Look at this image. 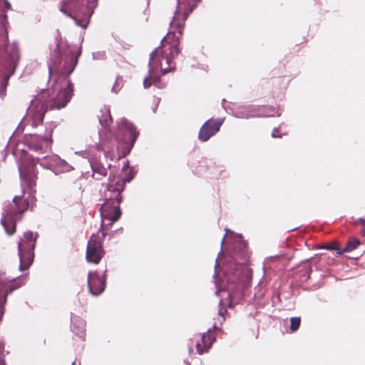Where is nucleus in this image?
I'll list each match as a JSON object with an SVG mask.
<instances>
[{
    "label": "nucleus",
    "mask_w": 365,
    "mask_h": 365,
    "mask_svg": "<svg viewBox=\"0 0 365 365\" xmlns=\"http://www.w3.org/2000/svg\"><path fill=\"white\" fill-rule=\"evenodd\" d=\"M48 61L51 88L36 96L28 108L24 121L37 127L48 109L65 107L72 98L73 89L69 76L76 66L81 54V47L69 44L56 31L53 43L49 46Z\"/></svg>",
    "instance_id": "nucleus-1"
},
{
    "label": "nucleus",
    "mask_w": 365,
    "mask_h": 365,
    "mask_svg": "<svg viewBox=\"0 0 365 365\" xmlns=\"http://www.w3.org/2000/svg\"><path fill=\"white\" fill-rule=\"evenodd\" d=\"M53 157L58 156L51 154L42 157H25L19 164V171L21 180V195L14 196L12 202L4 206L1 220V223L9 235L15 232L16 222L20 220L21 213L30 207H32L35 203L36 190L34 187L37 178L35 170L36 164L38 163L43 168L54 170L58 161H54Z\"/></svg>",
    "instance_id": "nucleus-2"
},
{
    "label": "nucleus",
    "mask_w": 365,
    "mask_h": 365,
    "mask_svg": "<svg viewBox=\"0 0 365 365\" xmlns=\"http://www.w3.org/2000/svg\"><path fill=\"white\" fill-rule=\"evenodd\" d=\"M125 182V181L120 178L115 179L110 176L108 183L101 191V200L103 201L100 208L102 224L98 232L92 235L87 244L86 258L89 263L98 264L104 255L102 243L106 233L101 229L106 220L108 221V225H111L120 217V194L124 189Z\"/></svg>",
    "instance_id": "nucleus-3"
},
{
    "label": "nucleus",
    "mask_w": 365,
    "mask_h": 365,
    "mask_svg": "<svg viewBox=\"0 0 365 365\" xmlns=\"http://www.w3.org/2000/svg\"><path fill=\"white\" fill-rule=\"evenodd\" d=\"M182 34V24L178 21L177 29H171L161 40V46L157 47L150 55L148 73L143 80L145 88L154 85L158 88L165 87L166 83L160 80V74H166L175 68L173 57L179 53V39Z\"/></svg>",
    "instance_id": "nucleus-4"
},
{
    "label": "nucleus",
    "mask_w": 365,
    "mask_h": 365,
    "mask_svg": "<svg viewBox=\"0 0 365 365\" xmlns=\"http://www.w3.org/2000/svg\"><path fill=\"white\" fill-rule=\"evenodd\" d=\"M236 238V245L234 250L242 262L239 264H233L225 269V279L227 281V289L229 292H234L236 289L241 288L250 279L251 272L246 264H244L247 259V244L242 240L241 235H235Z\"/></svg>",
    "instance_id": "nucleus-5"
},
{
    "label": "nucleus",
    "mask_w": 365,
    "mask_h": 365,
    "mask_svg": "<svg viewBox=\"0 0 365 365\" xmlns=\"http://www.w3.org/2000/svg\"><path fill=\"white\" fill-rule=\"evenodd\" d=\"M98 0H61L59 10L73 19L78 26L86 29L97 6Z\"/></svg>",
    "instance_id": "nucleus-6"
},
{
    "label": "nucleus",
    "mask_w": 365,
    "mask_h": 365,
    "mask_svg": "<svg viewBox=\"0 0 365 365\" xmlns=\"http://www.w3.org/2000/svg\"><path fill=\"white\" fill-rule=\"evenodd\" d=\"M55 128L53 123H49L46 125L43 133L38 132L25 135L24 142L27 147L40 155L51 151L53 143L52 133Z\"/></svg>",
    "instance_id": "nucleus-7"
},
{
    "label": "nucleus",
    "mask_w": 365,
    "mask_h": 365,
    "mask_svg": "<svg viewBox=\"0 0 365 365\" xmlns=\"http://www.w3.org/2000/svg\"><path fill=\"white\" fill-rule=\"evenodd\" d=\"M37 233L26 231L18 242V256L19 260V269L26 271L29 269L34 262V249L36 246Z\"/></svg>",
    "instance_id": "nucleus-8"
},
{
    "label": "nucleus",
    "mask_w": 365,
    "mask_h": 365,
    "mask_svg": "<svg viewBox=\"0 0 365 365\" xmlns=\"http://www.w3.org/2000/svg\"><path fill=\"white\" fill-rule=\"evenodd\" d=\"M234 115L239 118L273 117L275 112L274 108L271 106L249 105L238 107Z\"/></svg>",
    "instance_id": "nucleus-9"
},
{
    "label": "nucleus",
    "mask_w": 365,
    "mask_h": 365,
    "mask_svg": "<svg viewBox=\"0 0 365 365\" xmlns=\"http://www.w3.org/2000/svg\"><path fill=\"white\" fill-rule=\"evenodd\" d=\"M178 5L170 21V29H177V23L180 21L184 27V24L188 15L201 0H177Z\"/></svg>",
    "instance_id": "nucleus-10"
},
{
    "label": "nucleus",
    "mask_w": 365,
    "mask_h": 365,
    "mask_svg": "<svg viewBox=\"0 0 365 365\" xmlns=\"http://www.w3.org/2000/svg\"><path fill=\"white\" fill-rule=\"evenodd\" d=\"M138 134L133 123L125 118H122L118 125L117 134L113 138L118 143L130 141L131 146H133Z\"/></svg>",
    "instance_id": "nucleus-11"
},
{
    "label": "nucleus",
    "mask_w": 365,
    "mask_h": 365,
    "mask_svg": "<svg viewBox=\"0 0 365 365\" xmlns=\"http://www.w3.org/2000/svg\"><path fill=\"white\" fill-rule=\"evenodd\" d=\"M106 272V270L104 273ZM87 282L89 292L93 296H97L101 294L106 287V274L101 277L96 271L89 272Z\"/></svg>",
    "instance_id": "nucleus-12"
},
{
    "label": "nucleus",
    "mask_w": 365,
    "mask_h": 365,
    "mask_svg": "<svg viewBox=\"0 0 365 365\" xmlns=\"http://www.w3.org/2000/svg\"><path fill=\"white\" fill-rule=\"evenodd\" d=\"M223 121V118H217L215 120H207L200 128L198 138L203 142L208 140L220 130Z\"/></svg>",
    "instance_id": "nucleus-13"
},
{
    "label": "nucleus",
    "mask_w": 365,
    "mask_h": 365,
    "mask_svg": "<svg viewBox=\"0 0 365 365\" xmlns=\"http://www.w3.org/2000/svg\"><path fill=\"white\" fill-rule=\"evenodd\" d=\"M104 143H95L93 145H88V148L84 150L76 151L75 154L82 158L88 159V162L97 160L100 156L101 152L103 150Z\"/></svg>",
    "instance_id": "nucleus-14"
},
{
    "label": "nucleus",
    "mask_w": 365,
    "mask_h": 365,
    "mask_svg": "<svg viewBox=\"0 0 365 365\" xmlns=\"http://www.w3.org/2000/svg\"><path fill=\"white\" fill-rule=\"evenodd\" d=\"M215 341V336H214L212 330L209 329L207 333H204L201 336L200 341L196 343V349L197 353L199 354H202L203 353L208 351Z\"/></svg>",
    "instance_id": "nucleus-15"
},
{
    "label": "nucleus",
    "mask_w": 365,
    "mask_h": 365,
    "mask_svg": "<svg viewBox=\"0 0 365 365\" xmlns=\"http://www.w3.org/2000/svg\"><path fill=\"white\" fill-rule=\"evenodd\" d=\"M71 329L73 334L81 339H84L86 333V322L78 316L72 315L71 317Z\"/></svg>",
    "instance_id": "nucleus-16"
},
{
    "label": "nucleus",
    "mask_w": 365,
    "mask_h": 365,
    "mask_svg": "<svg viewBox=\"0 0 365 365\" xmlns=\"http://www.w3.org/2000/svg\"><path fill=\"white\" fill-rule=\"evenodd\" d=\"M90 166L92 169V176L96 180H101L102 177L107 175V168L97 160L91 161Z\"/></svg>",
    "instance_id": "nucleus-17"
},
{
    "label": "nucleus",
    "mask_w": 365,
    "mask_h": 365,
    "mask_svg": "<svg viewBox=\"0 0 365 365\" xmlns=\"http://www.w3.org/2000/svg\"><path fill=\"white\" fill-rule=\"evenodd\" d=\"M54 161L57 160L58 163L55 167L54 172L56 173L57 172L59 173H64V172H69L73 169V168L68 164L67 162H66L64 160L61 159L59 157H53Z\"/></svg>",
    "instance_id": "nucleus-18"
},
{
    "label": "nucleus",
    "mask_w": 365,
    "mask_h": 365,
    "mask_svg": "<svg viewBox=\"0 0 365 365\" xmlns=\"http://www.w3.org/2000/svg\"><path fill=\"white\" fill-rule=\"evenodd\" d=\"M101 112L102 115L98 116L99 123L102 126L107 127L112 121L110 110L105 107Z\"/></svg>",
    "instance_id": "nucleus-19"
},
{
    "label": "nucleus",
    "mask_w": 365,
    "mask_h": 365,
    "mask_svg": "<svg viewBox=\"0 0 365 365\" xmlns=\"http://www.w3.org/2000/svg\"><path fill=\"white\" fill-rule=\"evenodd\" d=\"M359 244V240L356 238H354L350 240L341 250L338 251V255H341L344 252H349L355 250Z\"/></svg>",
    "instance_id": "nucleus-20"
},
{
    "label": "nucleus",
    "mask_w": 365,
    "mask_h": 365,
    "mask_svg": "<svg viewBox=\"0 0 365 365\" xmlns=\"http://www.w3.org/2000/svg\"><path fill=\"white\" fill-rule=\"evenodd\" d=\"M123 85H124V82H123V78L120 76H118L115 79L114 84L113 85V86L111 88V92L115 94L118 93V92L123 87Z\"/></svg>",
    "instance_id": "nucleus-21"
},
{
    "label": "nucleus",
    "mask_w": 365,
    "mask_h": 365,
    "mask_svg": "<svg viewBox=\"0 0 365 365\" xmlns=\"http://www.w3.org/2000/svg\"><path fill=\"white\" fill-rule=\"evenodd\" d=\"M300 322H301V320H300L299 317H292L290 319V329L292 331H297L299 327Z\"/></svg>",
    "instance_id": "nucleus-22"
},
{
    "label": "nucleus",
    "mask_w": 365,
    "mask_h": 365,
    "mask_svg": "<svg viewBox=\"0 0 365 365\" xmlns=\"http://www.w3.org/2000/svg\"><path fill=\"white\" fill-rule=\"evenodd\" d=\"M106 58V53L104 51H97L93 53V58L95 60H102Z\"/></svg>",
    "instance_id": "nucleus-23"
},
{
    "label": "nucleus",
    "mask_w": 365,
    "mask_h": 365,
    "mask_svg": "<svg viewBox=\"0 0 365 365\" xmlns=\"http://www.w3.org/2000/svg\"><path fill=\"white\" fill-rule=\"evenodd\" d=\"M104 155L106 158H109L111 160H113V159L115 158V155L113 154V147L109 148V150L105 152Z\"/></svg>",
    "instance_id": "nucleus-24"
},
{
    "label": "nucleus",
    "mask_w": 365,
    "mask_h": 365,
    "mask_svg": "<svg viewBox=\"0 0 365 365\" xmlns=\"http://www.w3.org/2000/svg\"><path fill=\"white\" fill-rule=\"evenodd\" d=\"M325 249L330 250H336L338 253L339 250H341L336 243H334L332 245H327L324 247Z\"/></svg>",
    "instance_id": "nucleus-25"
},
{
    "label": "nucleus",
    "mask_w": 365,
    "mask_h": 365,
    "mask_svg": "<svg viewBox=\"0 0 365 365\" xmlns=\"http://www.w3.org/2000/svg\"><path fill=\"white\" fill-rule=\"evenodd\" d=\"M359 222H360L361 228V234L365 236V220L363 218H359Z\"/></svg>",
    "instance_id": "nucleus-26"
},
{
    "label": "nucleus",
    "mask_w": 365,
    "mask_h": 365,
    "mask_svg": "<svg viewBox=\"0 0 365 365\" xmlns=\"http://www.w3.org/2000/svg\"><path fill=\"white\" fill-rule=\"evenodd\" d=\"M226 309L222 307H220L219 309V311H218V314L219 315H220L222 317V320L224 321L225 320V314L226 313Z\"/></svg>",
    "instance_id": "nucleus-27"
},
{
    "label": "nucleus",
    "mask_w": 365,
    "mask_h": 365,
    "mask_svg": "<svg viewBox=\"0 0 365 365\" xmlns=\"http://www.w3.org/2000/svg\"><path fill=\"white\" fill-rule=\"evenodd\" d=\"M229 235H234L233 232H232L229 229H225V234L222 240V242H221V245H223L224 243V240H225V238L226 236H228Z\"/></svg>",
    "instance_id": "nucleus-28"
},
{
    "label": "nucleus",
    "mask_w": 365,
    "mask_h": 365,
    "mask_svg": "<svg viewBox=\"0 0 365 365\" xmlns=\"http://www.w3.org/2000/svg\"><path fill=\"white\" fill-rule=\"evenodd\" d=\"M278 133H279V130L278 128H274L272 132V137L273 138H277V137H279V135H278Z\"/></svg>",
    "instance_id": "nucleus-29"
},
{
    "label": "nucleus",
    "mask_w": 365,
    "mask_h": 365,
    "mask_svg": "<svg viewBox=\"0 0 365 365\" xmlns=\"http://www.w3.org/2000/svg\"><path fill=\"white\" fill-rule=\"evenodd\" d=\"M7 23V16L6 14L2 15V25L4 26Z\"/></svg>",
    "instance_id": "nucleus-30"
},
{
    "label": "nucleus",
    "mask_w": 365,
    "mask_h": 365,
    "mask_svg": "<svg viewBox=\"0 0 365 365\" xmlns=\"http://www.w3.org/2000/svg\"><path fill=\"white\" fill-rule=\"evenodd\" d=\"M5 4V6H6V9H11V4L10 3L7 1V0H2Z\"/></svg>",
    "instance_id": "nucleus-31"
},
{
    "label": "nucleus",
    "mask_w": 365,
    "mask_h": 365,
    "mask_svg": "<svg viewBox=\"0 0 365 365\" xmlns=\"http://www.w3.org/2000/svg\"><path fill=\"white\" fill-rule=\"evenodd\" d=\"M128 166H129V163H128V162H126L123 167V170H126L128 168Z\"/></svg>",
    "instance_id": "nucleus-32"
},
{
    "label": "nucleus",
    "mask_w": 365,
    "mask_h": 365,
    "mask_svg": "<svg viewBox=\"0 0 365 365\" xmlns=\"http://www.w3.org/2000/svg\"><path fill=\"white\" fill-rule=\"evenodd\" d=\"M14 53H13V56H18V52H17V49H16V46H14Z\"/></svg>",
    "instance_id": "nucleus-33"
},
{
    "label": "nucleus",
    "mask_w": 365,
    "mask_h": 365,
    "mask_svg": "<svg viewBox=\"0 0 365 365\" xmlns=\"http://www.w3.org/2000/svg\"><path fill=\"white\" fill-rule=\"evenodd\" d=\"M133 175H129V176L126 178L125 181H126V182H130V181L133 179Z\"/></svg>",
    "instance_id": "nucleus-34"
},
{
    "label": "nucleus",
    "mask_w": 365,
    "mask_h": 365,
    "mask_svg": "<svg viewBox=\"0 0 365 365\" xmlns=\"http://www.w3.org/2000/svg\"><path fill=\"white\" fill-rule=\"evenodd\" d=\"M160 99L159 98H154L155 103L158 105L160 102Z\"/></svg>",
    "instance_id": "nucleus-35"
},
{
    "label": "nucleus",
    "mask_w": 365,
    "mask_h": 365,
    "mask_svg": "<svg viewBox=\"0 0 365 365\" xmlns=\"http://www.w3.org/2000/svg\"><path fill=\"white\" fill-rule=\"evenodd\" d=\"M0 365H5V363L3 360L0 361Z\"/></svg>",
    "instance_id": "nucleus-36"
},
{
    "label": "nucleus",
    "mask_w": 365,
    "mask_h": 365,
    "mask_svg": "<svg viewBox=\"0 0 365 365\" xmlns=\"http://www.w3.org/2000/svg\"><path fill=\"white\" fill-rule=\"evenodd\" d=\"M218 266V261H217V259H216V262H215V268Z\"/></svg>",
    "instance_id": "nucleus-37"
},
{
    "label": "nucleus",
    "mask_w": 365,
    "mask_h": 365,
    "mask_svg": "<svg viewBox=\"0 0 365 365\" xmlns=\"http://www.w3.org/2000/svg\"><path fill=\"white\" fill-rule=\"evenodd\" d=\"M156 108H157V106L153 108V112H155Z\"/></svg>",
    "instance_id": "nucleus-38"
},
{
    "label": "nucleus",
    "mask_w": 365,
    "mask_h": 365,
    "mask_svg": "<svg viewBox=\"0 0 365 365\" xmlns=\"http://www.w3.org/2000/svg\"><path fill=\"white\" fill-rule=\"evenodd\" d=\"M219 291H220V290H219L218 289L216 290V294H218Z\"/></svg>",
    "instance_id": "nucleus-39"
},
{
    "label": "nucleus",
    "mask_w": 365,
    "mask_h": 365,
    "mask_svg": "<svg viewBox=\"0 0 365 365\" xmlns=\"http://www.w3.org/2000/svg\"><path fill=\"white\" fill-rule=\"evenodd\" d=\"M281 113H277V116H280Z\"/></svg>",
    "instance_id": "nucleus-40"
},
{
    "label": "nucleus",
    "mask_w": 365,
    "mask_h": 365,
    "mask_svg": "<svg viewBox=\"0 0 365 365\" xmlns=\"http://www.w3.org/2000/svg\"><path fill=\"white\" fill-rule=\"evenodd\" d=\"M76 361H74L71 365H75Z\"/></svg>",
    "instance_id": "nucleus-41"
},
{
    "label": "nucleus",
    "mask_w": 365,
    "mask_h": 365,
    "mask_svg": "<svg viewBox=\"0 0 365 365\" xmlns=\"http://www.w3.org/2000/svg\"><path fill=\"white\" fill-rule=\"evenodd\" d=\"M222 305V301H220V306Z\"/></svg>",
    "instance_id": "nucleus-42"
}]
</instances>
